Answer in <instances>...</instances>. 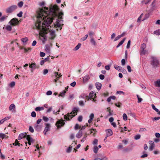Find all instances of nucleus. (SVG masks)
Listing matches in <instances>:
<instances>
[{"label":"nucleus","instance_id":"nucleus-34","mask_svg":"<svg viewBox=\"0 0 160 160\" xmlns=\"http://www.w3.org/2000/svg\"><path fill=\"white\" fill-rule=\"evenodd\" d=\"M140 138L141 135L140 134H138L134 136V138L135 140H137L139 139Z\"/></svg>","mask_w":160,"mask_h":160},{"label":"nucleus","instance_id":"nucleus-18","mask_svg":"<svg viewBox=\"0 0 160 160\" xmlns=\"http://www.w3.org/2000/svg\"><path fill=\"white\" fill-rule=\"evenodd\" d=\"M82 135V131L81 130H79L76 135V137L78 138H80Z\"/></svg>","mask_w":160,"mask_h":160},{"label":"nucleus","instance_id":"nucleus-50","mask_svg":"<svg viewBox=\"0 0 160 160\" xmlns=\"http://www.w3.org/2000/svg\"><path fill=\"white\" fill-rule=\"evenodd\" d=\"M88 35L86 34L85 35V36L81 38V40L82 41H85L88 38Z\"/></svg>","mask_w":160,"mask_h":160},{"label":"nucleus","instance_id":"nucleus-51","mask_svg":"<svg viewBox=\"0 0 160 160\" xmlns=\"http://www.w3.org/2000/svg\"><path fill=\"white\" fill-rule=\"evenodd\" d=\"M6 136V135L2 133H0V138H5Z\"/></svg>","mask_w":160,"mask_h":160},{"label":"nucleus","instance_id":"nucleus-56","mask_svg":"<svg viewBox=\"0 0 160 160\" xmlns=\"http://www.w3.org/2000/svg\"><path fill=\"white\" fill-rule=\"evenodd\" d=\"M147 131V130L145 128H141L140 129L139 131L140 132H145Z\"/></svg>","mask_w":160,"mask_h":160},{"label":"nucleus","instance_id":"nucleus-2","mask_svg":"<svg viewBox=\"0 0 160 160\" xmlns=\"http://www.w3.org/2000/svg\"><path fill=\"white\" fill-rule=\"evenodd\" d=\"M34 19L36 21L34 28L38 31V37L40 38V8L36 11Z\"/></svg>","mask_w":160,"mask_h":160},{"label":"nucleus","instance_id":"nucleus-28","mask_svg":"<svg viewBox=\"0 0 160 160\" xmlns=\"http://www.w3.org/2000/svg\"><path fill=\"white\" fill-rule=\"evenodd\" d=\"M81 45V44L80 43H79L75 47L73 50L74 51H76L78 50L80 47Z\"/></svg>","mask_w":160,"mask_h":160},{"label":"nucleus","instance_id":"nucleus-16","mask_svg":"<svg viewBox=\"0 0 160 160\" xmlns=\"http://www.w3.org/2000/svg\"><path fill=\"white\" fill-rule=\"evenodd\" d=\"M49 58H50L49 57H48L47 58H45L44 59H43L41 61V65H43L45 62L49 61Z\"/></svg>","mask_w":160,"mask_h":160},{"label":"nucleus","instance_id":"nucleus-27","mask_svg":"<svg viewBox=\"0 0 160 160\" xmlns=\"http://www.w3.org/2000/svg\"><path fill=\"white\" fill-rule=\"evenodd\" d=\"M36 67V65L34 63H33L31 64H30L29 65V67L31 68V71L32 72V70L35 68Z\"/></svg>","mask_w":160,"mask_h":160},{"label":"nucleus","instance_id":"nucleus-60","mask_svg":"<svg viewBox=\"0 0 160 160\" xmlns=\"http://www.w3.org/2000/svg\"><path fill=\"white\" fill-rule=\"evenodd\" d=\"M22 11H20L17 14V15L19 17H21L22 16Z\"/></svg>","mask_w":160,"mask_h":160},{"label":"nucleus","instance_id":"nucleus-43","mask_svg":"<svg viewBox=\"0 0 160 160\" xmlns=\"http://www.w3.org/2000/svg\"><path fill=\"white\" fill-rule=\"evenodd\" d=\"M42 120L45 122H47L49 120V118L43 116Z\"/></svg>","mask_w":160,"mask_h":160},{"label":"nucleus","instance_id":"nucleus-39","mask_svg":"<svg viewBox=\"0 0 160 160\" xmlns=\"http://www.w3.org/2000/svg\"><path fill=\"white\" fill-rule=\"evenodd\" d=\"M21 41L24 43L26 42L28 40V38L27 37L22 38L21 39Z\"/></svg>","mask_w":160,"mask_h":160},{"label":"nucleus","instance_id":"nucleus-40","mask_svg":"<svg viewBox=\"0 0 160 160\" xmlns=\"http://www.w3.org/2000/svg\"><path fill=\"white\" fill-rule=\"evenodd\" d=\"M15 85V83L14 82H11L9 86L11 88H13V87Z\"/></svg>","mask_w":160,"mask_h":160},{"label":"nucleus","instance_id":"nucleus-58","mask_svg":"<svg viewBox=\"0 0 160 160\" xmlns=\"http://www.w3.org/2000/svg\"><path fill=\"white\" fill-rule=\"evenodd\" d=\"M94 115L93 113H91L89 117V119L93 120V119L94 118Z\"/></svg>","mask_w":160,"mask_h":160},{"label":"nucleus","instance_id":"nucleus-42","mask_svg":"<svg viewBox=\"0 0 160 160\" xmlns=\"http://www.w3.org/2000/svg\"><path fill=\"white\" fill-rule=\"evenodd\" d=\"M123 118L124 120H127L128 119V117L127 114L126 113H124L123 114Z\"/></svg>","mask_w":160,"mask_h":160},{"label":"nucleus","instance_id":"nucleus-64","mask_svg":"<svg viewBox=\"0 0 160 160\" xmlns=\"http://www.w3.org/2000/svg\"><path fill=\"white\" fill-rule=\"evenodd\" d=\"M99 77L100 79L102 80L104 79L105 78L104 76L102 74H100Z\"/></svg>","mask_w":160,"mask_h":160},{"label":"nucleus","instance_id":"nucleus-9","mask_svg":"<svg viewBox=\"0 0 160 160\" xmlns=\"http://www.w3.org/2000/svg\"><path fill=\"white\" fill-rule=\"evenodd\" d=\"M40 123V118L38 119L37 122V123L35 125L34 129L38 132L40 131V125H39Z\"/></svg>","mask_w":160,"mask_h":160},{"label":"nucleus","instance_id":"nucleus-38","mask_svg":"<svg viewBox=\"0 0 160 160\" xmlns=\"http://www.w3.org/2000/svg\"><path fill=\"white\" fill-rule=\"evenodd\" d=\"M152 108L153 110H155L156 112H159V110L158 108H156L155 106V105L154 104H152Z\"/></svg>","mask_w":160,"mask_h":160},{"label":"nucleus","instance_id":"nucleus-55","mask_svg":"<svg viewBox=\"0 0 160 160\" xmlns=\"http://www.w3.org/2000/svg\"><path fill=\"white\" fill-rule=\"evenodd\" d=\"M29 130L31 132H33L34 131L33 128L31 126H29Z\"/></svg>","mask_w":160,"mask_h":160},{"label":"nucleus","instance_id":"nucleus-7","mask_svg":"<svg viewBox=\"0 0 160 160\" xmlns=\"http://www.w3.org/2000/svg\"><path fill=\"white\" fill-rule=\"evenodd\" d=\"M146 46V44L143 43L141 45V50L140 52V55H145L147 52V51L145 49Z\"/></svg>","mask_w":160,"mask_h":160},{"label":"nucleus","instance_id":"nucleus-62","mask_svg":"<svg viewBox=\"0 0 160 160\" xmlns=\"http://www.w3.org/2000/svg\"><path fill=\"white\" fill-rule=\"evenodd\" d=\"M149 16V13L146 14L145 16V17L144 19L142 20L143 21L144 20L147 19V18H148Z\"/></svg>","mask_w":160,"mask_h":160},{"label":"nucleus","instance_id":"nucleus-61","mask_svg":"<svg viewBox=\"0 0 160 160\" xmlns=\"http://www.w3.org/2000/svg\"><path fill=\"white\" fill-rule=\"evenodd\" d=\"M122 65L124 66L125 64V60L124 59H122L121 60Z\"/></svg>","mask_w":160,"mask_h":160},{"label":"nucleus","instance_id":"nucleus-45","mask_svg":"<svg viewBox=\"0 0 160 160\" xmlns=\"http://www.w3.org/2000/svg\"><path fill=\"white\" fill-rule=\"evenodd\" d=\"M143 13H142L141 14L140 16L137 19V22H139L140 21L142 17V16H143Z\"/></svg>","mask_w":160,"mask_h":160},{"label":"nucleus","instance_id":"nucleus-5","mask_svg":"<svg viewBox=\"0 0 160 160\" xmlns=\"http://www.w3.org/2000/svg\"><path fill=\"white\" fill-rule=\"evenodd\" d=\"M18 8L17 6L15 5H12L8 7L6 10V12L8 13H10L12 12Z\"/></svg>","mask_w":160,"mask_h":160},{"label":"nucleus","instance_id":"nucleus-13","mask_svg":"<svg viewBox=\"0 0 160 160\" xmlns=\"http://www.w3.org/2000/svg\"><path fill=\"white\" fill-rule=\"evenodd\" d=\"M96 97V94L94 93L93 91L91 92L89 94L88 96V99H90L92 98H95Z\"/></svg>","mask_w":160,"mask_h":160},{"label":"nucleus","instance_id":"nucleus-26","mask_svg":"<svg viewBox=\"0 0 160 160\" xmlns=\"http://www.w3.org/2000/svg\"><path fill=\"white\" fill-rule=\"evenodd\" d=\"M114 68L120 72L121 71V69H122V67L120 66H119L116 65H114Z\"/></svg>","mask_w":160,"mask_h":160},{"label":"nucleus","instance_id":"nucleus-53","mask_svg":"<svg viewBox=\"0 0 160 160\" xmlns=\"http://www.w3.org/2000/svg\"><path fill=\"white\" fill-rule=\"evenodd\" d=\"M82 116H79L78 119V121L79 122H81L82 121Z\"/></svg>","mask_w":160,"mask_h":160},{"label":"nucleus","instance_id":"nucleus-23","mask_svg":"<svg viewBox=\"0 0 160 160\" xmlns=\"http://www.w3.org/2000/svg\"><path fill=\"white\" fill-rule=\"evenodd\" d=\"M126 38H124L122 39V40L118 44V45L117 46L116 48H118L119 47L121 46L124 42L126 40Z\"/></svg>","mask_w":160,"mask_h":160},{"label":"nucleus","instance_id":"nucleus-49","mask_svg":"<svg viewBox=\"0 0 160 160\" xmlns=\"http://www.w3.org/2000/svg\"><path fill=\"white\" fill-rule=\"evenodd\" d=\"M63 20H60L59 21V22H57V26L59 28L61 26V25H60V24L59 23V22L60 23H61L63 22Z\"/></svg>","mask_w":160,"mask_h":160},{"label":"nucleus","instance_id":"nucleus-46","mask_svg":"<svg viewBox=\"0 0 160 160\" xmlns=\"http://www.w3.org/2000/svg\"><path fill=\"white\" fill-rule=\"evenodd\" d=\"M156 4H152V3L151 4V6H152V7L150 9L151 11H152L155 8Z\"/></svg>","mask_w":160,"mask_h":160},{"label":"nucleus","instance_id":"nucleus-63","mask_svg":"<svg viewBox=\"0 0 160 160\" xmlns=\"http://www.w3.org/2000/svg\"><path fill=\"white\" fill-rule=\"evenodd\" d=\"M127 69L128 70V71L129 72H131V71H132L131 68V67L130 66L128 65L127 66Z\"/></svg>","mask_w":160,"mask_h":160},{"label":"nucleus","instance_id":"nucleus-10","mask_svg":"<svg viewBox=\"0 0 160 160\" xmlns=\"http://www.w3.org/2000/svg\"><path fill=\"white\" fill-rule=\"evenodd\" d=\"M149 143L150 145L149 149L150 151H152L155 146L154 143L152 141H149Z\"/></svg>","mask_w":160,"mask_h":160},{"label":"nucleus","instance_id":"nucleus-17","mask_svg":"<svg viewBox=\"0 0 160 160\" xmlns=\"http://www.w3.org/2000/svg\"><path fill=\"white\" fill-rule=\"evenodd\" d=\"M68 88H66V89L63 91L62 92H61L59 94V96H61L62 97H64L65 93H66V92L68 91Z\"/></svg>","mask_w":160,"mask_h":160},{"label":"nucleus","instance_id":"nucleus-52","mask_svg":"<svg viewBox=\"0 0 160 160\" xmlns=\"http://www.w3.org/2000/svg\"><path fill=\"white\" fill-rule=\"evenodd\" d=\"M31 116L33 118H35L36 117V113L34 111H33L32 112Z\"/></svg>","mask_w":160,"mask_h":160},{"label":"nucleus","instance_id":"nucleus-25","mask_svg":"<svg viewBox=\"0 0 160 160\" xmlns=\"http://www.w3.org/2000/svg\"><path fill=\"white\" fill-rule=\"evenodd\" d=\"M72 146L71 145H70L68 148L66 150V152L68 153H70L72 150Z\"/></svg>","mask_w":160,"mask_h":160},{"label":"nucleus","instance_id":"nucleus-6","mask_svg":"<svg viewBox=\"0 0 160 160\" xmlns=\"http://www.w3.org/2000/svg\"><path fill=\"white\" fill-rule=\"evenodd\" d=\"M65 121V120L61 119L59 120L58 121H57L55 125L57 126V128H60L61 127L63 126L65 124L64 122Z\"/></svg>","mask_w":160,"mask_h":160},{"label":"nucleus","instance_id":"nucleus-35","mask_svg":"<svg viewBox=\"0 0 160 160\" xmlns=\"http://www.w3.org/2000/svg\"><path fill=\"white\" fill-rule=\"evenodd\" d=\"M153 33L157 35H159L160 34V30L158 29L154 31Z\"/></svg>","mask_w":160,"mask_h":160},{"label":"nucleus","instance_id":"nucleus-41","mask_svg":"<svg viewBox=\"0 0 160 160\" xmlns=\"http://www.w3.org/2000/svg\"><path fill=\"white\" fill-rule=\"evenodd\" d=\"M23 2L22 1H20L18 3V6L20 8H21L23 5Z\"/></svg>","mask_w":160,"mask_h":160},{"label":"nucleus","instance_id":"nucleus-20","mask_svg":"<svg viewBox=\"0 0 160 160\" xmlns=\"http://www.w3.org/2000/svg\"><path fill=\"white\" fill-rule=\"evenodd\" d=\"M155 86L158 87H160V79H158L154 82Z\"/></svg>","mask_w":160,"mask_h":160},{"label":"nucleus","instance_id":"nucleus-33","mask_svg":"<svg viewBox=\"0 0 160 160\" xmlns=\"http://www.w3.org/2000/svg\"><path fill=\"white\" fill-rule=\"evenodd\" d=\"M152 0H148L147 1H145V0H143L142 1L141 3H144L146 5L150 2Z\"/></svg>","mask_w":160,"mask_h":160},{"label":"nucleus","instance_id":"nucleus-54","mask_svg":"<svg viewBox=\"0 0 160 160\" xmlns=\"http://www.w3.org/2000/svg\"><path fill=\"white\" fill-rule=\"evenodd\" d=\"M130 42H131V41L130 40H129L128 42V43H127V48H128V49L129 48H130Z\"/></svg>","mask_w":160,"mask_h":160},{"label":"nucleus","instance_id":"nucleus-32","mask_svg":"<svg viewBox=\"0 0 160 160\" xmlns=\"http://www.w3.org/2000/svg\"><path fill=\"white\" fill-rule=\"evenodd\" d=\"M12 28V26L10 25H7L6 27V30L9 31H10L11 30Z\"/></svg>","mask_w":160,"mask_h":160},{"label":"nucleus","instance_id":"nucleus-24","mask_svg":"<svg viewBox=\"0 0 160 160\" xmlns=\"http://www.w3.org/2000/svg\"><path fill=\"white\" fill-rule=\"evenodd\" d=\"M15 106L14 104H12L10 105L9 106V109L10 111H12V110L15 109Z\"/></svg>","mask_w":160,"mask_h":160},{"label":"nucleus","instance_id":"nucleus-8","mask_svg":"<svg viewBox=\"0 0 160 160\" xmlns=\"http://www.w3.org/2000/svg\"><path fill=\"white\" fill-rule=\"evenodd\" d=\"M19 21L17 18H13L8 22V24L12 26H15L18 24Z\"/></svg>","mask_w":160,"mask_h":160},{"label":"nucleus","instance_id":"nucleus-22","mask_svg":"<svg viewBox=\"0 0 160 160\" xmlns=\"http://www.w3.org/2000/svg\"><path fill=\"white\" fill-rule=\"evenodd\" d=\"M90 79V77L89 75L85 76L83 78V82H87Z\"/></svg>","mask_w":160,"mask_h":160},{"label":"nucleus","instance_id":"nucleus-44","mask_svg":"<svg viewBox=\"0 0 160 160\" xmlns=\"http://www.w3.org/2000/svg\"><path fill=\"white\" fill-rule=\"evenodd\" d=\"M88 34L89 36H90L91 38H93V35L94 34V32L92 31H90L88 32Z\"/></svg>","mask_w":160,"mask_h":160},{"label":"nucleus","instance_id":"nucleus-11","mask_svg":"<svg viewBox=\"0 0 160 160\" xmlns=\"http://www.w3.org/2000/svg\"><path fill=\"white\" fill-rule=\"evenodd\" d=\"M50 125L49 123L46 124V127L45 128L44 130L43 131L44 134L45 135L46 132L49 130L50 128Z\"/></svg>","mask_w":160,"mask_h":160},{"label":"nucleus","instance_id":"nucleus-37","mask_svg":"<svg viewBox=\"0 0 160 160\" xmlns=\"http://www.w3.org/2000/svg\"><path fill=\"white\" fill-rule=\"evenodd\" d=\"M45 50L47 52H49L50 51V48L49 46L48 45H45Z\"/></svg>","mask_w":160,"mask_h":160},{"label":"nucleus","instance_id":"nucleus-14","mask_svg":"<svg viewBox=\"0 0 160 160\" xmlns=\"http://www.w3.org/2000/svg\"><path fill=\"white\" fill-rule=\"evenodd\" d=\"M107 137H109L112 135V132L111 129H108L106 131Z\"/></svg>","mask_w":160,"mask_h":160},{"label":"nucleus","instance_id":"nucleus-15","mask_svg":"<svg viewBox=\"0 0 160 160\" xmlns=\"http://www.w3.org/2000/svg\"><path fill=\"white\" fill-rule=\"evenodd\" d=\"M26 138L28 142H31L32 143H33L34 142V140L32 139V137L29 135H27Z\"/></svg>","mask_w":160,"mask_h":160},{"label":"nucleus","instance_id":"nucleus-57","mask_svg":"<svg viewBox=\"0 0 160 160\" xmlns=\"http://www.w3.org/2000/svg\"><path fill=\"white\" fill-rule=\"evenodd\" d=\"M79 105L82 106H83L84 105V102L82 101H80L79 102Z\"/></svg>","mask_w":160,"mask_h":160},{"label":"nucleus","instance_id":"nucleus-36","mask_svg":"<svg viewBox=\"0 0 160 160\" xmlns=\"http://www.w3.org/2000/svg\"><path fill=\"white\" fill-rule=\"evenodd\" d=\"M98 148L97 146H95L93 148V152L95 153L98 152Z\"/></svg>","mask_w":160,"mask_h":160},{"label":"nucleus","instance_id":"nucleus-12","mask_svg":"<svg viewBox=\"0 0 160 160\" xmlns=\"http://www.w3.org/2000/svg\"><path fill=\"white\" fill-rule=\"evenodd\" d=\"M27 135V134L26 132L22 133L19 135L18 137V139L20 140L22 139L23 138L26 137Z\"/></svg>","mask_w":160,"mask_h":160},{"label":"nucleus","instance_id":"nucleus-1","mask_svg":"<svg viewBox=\"0 0 160 160\" xmlns=\"http://www.w3.org/2000/svg\"><path fill=\"white\" fill-rule=\"evenodd\" d=\"M45 2H41V40L43 44L47 40L46 34L49 29L48 27L52 22L54 17L56 16V10L54 7L51 8L49 9L44 7Z\"/></svg>","mask_w":160,"mask_h":160},{"label":"nucleus","instance_id":"nucleus-21","mask_svg":"<svg viewBox=\"0 0 160 160\" xmlns=\"http://www.w3.org/2000/svg\"><path fill=\"white\" fill-rule=\"evenodd\" d=\"M54 75L55 76V77L56 78V79H55L54 80V82H57V80L59 79V77L58 76L59 75L58 72H54Z\"/></svg>","mask_w":160,"mask_h":160},{"label":"nucleus","instance_id":"nucleus-59","mask_svg":"<svg viewBox=\"0 0 160 160\" xmlns=\"http://www.w3.org/2000/svg\"><path fill=\"white\" fill-rule=\"evenodd\" d=\"M48 72V70L47 69H45L43 70V75H46Z\"/></svg>","mask_w":160,"mask_h":160},{"label":"nucleus","instance_id":"nucleus-29","mask_svg":"<svg viewBox=\"0 0 160 160\" xmlns=\"http://www.w3.org/2000/svg\"><path fill=\"white\" fill-rule=\"evenodd\" d=\"M90 42L94 46H95L96 44V42L93 38H92L90 40Z\"/></svg>","mask_w":160,"mask_h":160},{"label":"nucleus","instance_id":"nucleus-31","mask_svg":"<svg viewBox=\"0 0 160 160\" xmlns=\"http://www.w3.org/2000/svg\"><path fill=\"white\" fill-rule=\"evenodd\" d=\"M50 35L52 37V39H53L55 37V32L54 31H51L50 32Z\"/></svg>","mask_w":160,"mask_h":160},{"label":"nucleus","instance_id":"nucleus-19","mask_svg":"<svg viewBox=\"0 0 160 160\" xmlns=\"http://www.w3.org/2000/svg\"><path fill=\"white\" fill-rule=\"evenodd\" d=\"M95 86H96V87L97 88V89L99 90H100L102 86V84L101 83L99 82H96L95 84Z\"/></svg>","mask_w":160,"mask_h":160},{"label":"nucleus","instance_id":"nucleus-48","mask_svg":"<svg viewBox=\"0 0 160 160\" xmlns=\"http://www.w3.org/2000/svg\"><path fill=\"white\" fill-rule=\"evenodd\" d=\"M98 140L97 139H95L93 141L92 144L94 145H96L98 144Z\"/></svg>","mask_w":160,"mask_h":160},{"label":"nucleus","instance_id":"nucleus-3","mask_svg":"<svg viewBox=\"0 0 160 160\" xmlns=\"http://www.w3.org/2000/svg\"><path fill=\"white\" fill-rule=\"evenodd\" d=\"M78 108H74L72 112L70 113H68L67 115H64V119L67 120H70L72 118L77 114V112L78 111Z\"/></svg>","mask_w":160,"mask_h":160},{"label":"nucleus","instance_id":"nucleus-47","mask_svg":"<svg viewBox=\"0 0 160 160\" xmlns=\"http://www.w3.org/2000/svg\"><path fill=\"white\" fill-rule=\"evenodd\" d=\"M116 93L117 94H123L124 95L125 94V92L123 91H117L116 92Z\"/></svg>","mask_w":160,"mask_h":160},{"label":"nucleus","instance_id":"nucleus-4","mask_svg":"<svg viewBox=\"0 0 160 160\" xmlns=\"http://www.w3.org/2000/svg\"><path fill=\"white\" fill-rule=\"evenodd\" d=\"M151 64L153 67H157L159 64V62L156 57L152 56L151 57Z\"/></svg>","mask_w":160,"mask_h":160},{"label":"nucleus","instance_id":"nucleus-30","mask_svg":"<svg viewBox=\"0 0 160 160\" xmlns=\"http://www.w3.org/2000/svg\"><path fill=\"white\" fill-rule=\"evenodd\" d=\"M8 17L7 16H3L0 18V22H3Z\"/></svg>","mask_w":160,"mask_h":160}]
</instances>
